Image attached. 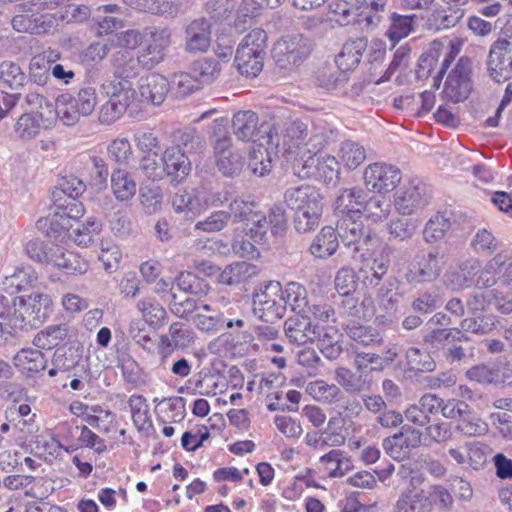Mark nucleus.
I'll use <instances>...</instances> for the list:
<instances>
[{
	"instance_id": "nucleus-31",
	"label": "nucleus",
	"mask_w": 512,
	"mask_h": 512,
	"mask_svg": "<svg viewBox=\"0 0 512 512\" xmlns=\"http://www.w3.org/2000/svg\"><path fill=\"white\" fill-rule=\"evenodd\" d=\"M284 199L288 207L297 211L309 206H316L321 203L319 192L312 186L301 185L286 190Z\"/></svg>"
},
{
	"instance_id": "nucleus-47",
	"label": "nucleus",
	"mask_w": 512,
	"mask_h": 512,
	"mask_svg": "<svg viewBox=\"0 0 512 512\" xmlns=\"http://www.w3.org/2000/svg\"><path fill=\"white\" fill-rule=\"evenodd\" d=\"M191 72L199 85L214 82L221 73L219 63L212 58H202L193 62Z\"/></svg>"
},
{
	"instance_id": "nucleus-38",
	"label": "nucleus",
	"mask_w": 512,
	"mask_h": 512,
	"mask_svg": "<svg viewBox=\"0 0 512 512\" xmlns=\"http://www.w3.org/2000/svg\"><path fill=\"white\" fill-rule=\"evenodd\" d=\"M480 267V262L477 259L464 261L460 265L459 271L446 275V285L453 290L469 286L473 282L474 277L479 273Z\"/></svg>"
},
{
	"instance_id": "nucleus-33",
	"label": "nucleus",
	"mask_w": 512,
	"mask_h": 512,
	"mask_svg": "<svg viewBox=\"0 0 512 512\" xmlns=\"http://www.w3.org/2000/svg\"><path fill=\"white\" fill-rule=\"evenodd\" d=\"M366 46V41L363 38L346 42L336 57L337 68L343 73L354 70L359 65Z\"/></svg>"
},
{
	"instance_id": "nucleus-63",
	"label": "nucleus",
	"mask_w": 512,
	"mask_h": 512,
	"mask_svg": "<svg viewBox=\"0 0 512 512\" xmlns=\"http://www.w3.org/2000/svg\"><path fill=\"white\" fill-rule=\"evenodd\" d=\"M36 278L33 272L17 269L13 274L4 277L2 282L3 289L7 293L15 294L26 289Z\"/></svg>"
},
{
	"instance_id": "nucleus-52",
	"label": "nucleus",
	"mask_w": 512,
	"mask_h": 512,
	"mask_svg": "<svg viewBox=\"0 0 512 512\" xmlns=\"http://www.w3.org/2000/svg\"><path fill=\"white\" fill-rule=\"evenodd\" d=\"M255 202L244 199L242 196L232 197L227 212L230 221L235 223H247L252 214L257 211Z\"/></svg>"
},
{
	"instance_id": "nucleus-34",
	"label": "nucleus",
	"mask_w": 512,
	"mask_h": 512,
	"mask_svg": "<svg viewBox=\"0 0 512 512\" xmlns=\"http://www.w3.org/2000/svg\"><path fill=\"white\" fill-rule=\"evenodd\" d=\"M258 274L255 265L248 262H234L225 267L219 274L218 281L224 285H238L244 283Z\"/></svg>"
},
{
	"instance_id": "nucleus-9",
	"label": "nucleus",
	"mask_w": 512,
	"mask_h": 512,
	"mask_svg": "<svg viewBox=\"0 0 512 512\" xmlns=\"http://www.w3.org/2000/svg\"><path fill=\"white\" fill-rule=\"evenodd\" d=\"M145 36V45L137 55L144 69H152L164 60L171 44V31L165 27H149L145 29Z\"/></svg>"
},
{
	"instance_id": "nucleus-11",
	"label": "nucleus",
	"mask_w": 512,
	"mask_h": 512,
	"mask_svg": "<svg viewBox=\"0 0 512 512\" xmlns=\"http://www.w3.org/2000/svg\"><path fill=\"white\" fill-rule=\"evenodd\" d=\"M444 265V255L431 251L408 266L405 279L411 285L432 282L440 276Z\"/></svg>"
},
{
	"instance_id": "nucleus-59",
	"label": "nucleus",
	"mask_w": 512,
	"mask_h": 512,
	"mask_svg": "<svg viewBox=\"0 0 512 512\" xmlns=\"http://www.w3.org/2000/svg\"><path fill=\"white\" fill-rule=\"evenodd\" d=\"M306 391L319 402L332 403L339 399L340 389L334 384H328L323 380H316L307 385Z\"/></svg>"
},
{
	"instance_id": "nucleus-27",
	"label": "nucleus",
	"mask_w": 512,
	"mask_h": 512,
	"mask_svg": "<svg viewBox=\"0 0 512 512\" xmlns=\"http://www.w3.org/2000/svg\"><path fill=\"white\" fill-rule=\"evenodd\" d=\"M394 512H432V501L424 490L407 488L396 501Z\"/></svg>"
},
{
	"instance_id": "nucleus-26",
	"label": "nucleus",
	"mask_w": 512,
	"mask_h": 512,
	"mask_svg": "<svg viewBox=\"0 0 512 512\" xmlns=\"http://www.w3.org/2000/svg\"><path fill=\"white\" fill-rule=\"evenodd\" d=\"M12 27L18 32L45 33L56 24V16L51 14H20L12 18Z\"/></svg>"
},
{
	"instance_id": "nucleus-19",
	"label": "nucleus",
	"mask_w": 512,
	"mask_h": 512,
	"mask_svg": "<svg viewBox=\"0 0 512 512\" xmlns=\"http://www.w3.org/2000/svg\"><path fill=\"white\" fill-rule=\"evenodd\" d=\"M285 334L290 342L304 345L314 341L319 335V327L308 316L290 317L284 324Z\"/></svg>"
},
{
	"instance_id": "nucleus-54",
	"label": "nucleus",
	"mask_w": 512,
	"mask_h": 512,
	"mask_svg": "<svg viewBox=\"0 0 512 512\" xmlns=\"http://www.w3.org/2000/svg\"><path fill=\"white\" fill-rule=\"evenodd\" d=\"M202 202L204 205V212L208 208H217L223 206L225 203L231 201L233 191L230 187H205L201 186Z\"/></svg>"
},
{
	"instance_id": "nucleus-24",
	"label": "nucleus",
	"mask_w": 512,
	"mask_h": 512,
	"mask_svg": "<svg viewBox=\"0 0 512 512\" xmlns=\"http://www.w3.org/2000/svg\"><path fill=\"white\" fill-rule=\"evenodd\" d=\"M55 122L52 119L45 118L44 120L33 113L24 112L16 120L13 131L18 139L29 141L39 136L42 130L51 129Z\"/></svg>"
},
{
	"instance_id": "nucleus-37",
	"label": "nucleus",
	"mask_w": 512,
	"mask_h": 512,
	"mask_svg": "<svg viewBox=\"0 0 512 512\" xmlns=\"http://www.w3.org/2000/svg\"><path fill=\"white\" fill-rule=\"evenodd\" d=\"M14 365L21 372L32 375L45 369L46 359L38 349L23 348L14 356Z\"/></svg>"
},
{
	"instance_id": "nucleus-18",
	"label": "nucleus",
	"mask_w": 512,
	"mask_h": 512,
	"mask_svg": "<svg viewBox=\"0 0 512 512\" xmlns=\"http://www.w3.org/2000/svg\"><path fill=\"white\" fill-rule=\"evenodd\" d=\"M113 78L127 80L133 83L143 68L138 55L128 50L115 51L110 57Z\"/></svg>"
},
{
	"instance_id": "nucleus-42",
	"label": "nucleus",
	"mask_w": 512,
	"mask_h": 512,
	"mask_svg": "<svg viewBox=\"0 0 512 512\" xmlns=\"http://www.w3.org/2000/svg\"><path fill=\"white\" fill-rule=\"evenodd\" d=\"M320 462L331 478L343 477L353 469L352 460L340 450H331L320 457Z\"/></svg>"
},
{
	"instance_id": "nucleus-2",
	"label": "nucleus",
	"mask_w": 512,
	"mask_h": 512,
	"mask_svg": "<svg viewBox=\"0 0 512 512\" xmlns=\"http://www.w3.org/2000/svg\"><path fill=\"white\" fill-rule=\"evenodd\" d=\"M54 211L47 218L37 221V228L48 236H61L66 230L72 228L70 220H78L84 214L83 204L74 198H63L54 193Z\"/></svg>"
},
{
	"instance_id": "nucleus-49",
	"label": "nucleus",
	"mask_w": 512,
	"mask_h": 512,
	"mask_svg": "<svg viewBox=\"0 0 512 512\" xmlns=\"http://www.w3.org/2000/svg\"><path fill=\"white\" fill-rule=\"evenodd\" d=\"M230 218L227 210H214L194 225L195 232L218 233L228 227Z\"/></svg>"
},
{
	"instance_id": "nucleus-53",
	"label": "nucleus",
	"mask_w": 512,
	"mask_h": 512,
	"mask_svg": "<svg viewBox=\"0 0 512 512\" xmlns=\"http://www.w3.org/2000/svg\"><path fill=\"white\" fill-rule=\"evenodd\" d=\"M497 320L493 314H476L461 322V329L475 334H488L496 328Z\"/></svg>"
},
{
	"instance_id": "nucleus-15",
	"label": "nucleus",
	"mask_w": 512,
	"mask_h": 512,
	"mask_svg": "<svg viewBox=\"0 0 512 512\" xmlns=\"http://www.w3.org/2000/svg\"><path fill=\"white\" fill-rule=\"evenodd\" d=\"M212 42L211 23L204 19H194L184 28V51L188 54H205Z\"/></svg>"
},
{
	"instance_id": "nucleus-41",
	"label": "nucleus",
	"mask_w": 512,
	"mask_h": 512,
	"mask_svg": "<svg viewBox=\"0 0 512 512\" xmlns=\"http://www.w3.org/2000/svg\"><path fill=\"white\" fill-rule=\"evenodd\" d=\"M216 165L224 176L238 175L243 167L242 155L232 149V145L214 150Z\"/></svg>"
},
{
	"instance_id": "nucleus-7",
	"label": "nucleus",
	"mask_w": 512,
	"mask_h": 512,
	"mask_svg": "<svg viewBox=\"0 0 512 512\" xmlns=\"http://www.w3.org/2000/svg\"><path fill=\"white\" fill-rule=\"evenodd\" d=\"M310 40L301 35H287L273 47V57L279 67L288 69L305 61L311 52Z\"/></svg>"
},
{
	"instance_id": "nucleus-10",
	"label": "nucleus",
	"mask_w": 512,
	"mask_h": 512,
	"mask_svg": "<svg viewBox=\"0 0 512 512\" xmlns=\"http://www.w3.org/2000/svg\"><path fill=\"white\" fill-rule=\"evenodd\" d=\"M336 234L339 236L345 247L351 249V257L358 258L362 251H368V245L373 241L370 232L364 231L362 221L353 216H342L337 222Z\"/></svg>"
},
{
	"instance_id": "nucleus-36",
	"label": "nucleus",
	"mask_w": 512,
	"mask_h": 512,
	"mask_svg": "<svg viewBox=\"0 0 512 512\" xmlns=\"http://www.w3.org/2000/svg\"><path fill=\"white\" fill-rule=\"evenodd\" d=\"M232 128L239 140H253L258 129V116L251 110L238 111L232 118Z\"/></svg>"
},
{
	"instance_id": "nucleus-60",
	"label": "nucleus",
	"mask_w": 512,
	"mask_h": 512,
	"mask_svg": "<svg viewBox=\"0 0 512 512\" xmlns=\"http://www.w3.org/2000/svg\"><path fill=\"white\" fill-rule=\"evenodd\" d=\"M316 80L319 87L327 91H333L342 89L346 85L348 77L339 68L333 69L329 67L319 71Z\"/></svg>"
},
{
	"instance_id": "nucleus-39",
	"label": "nucleus",
	"mask_w": 512,
	"mask_h": 512,
	"mask_svg": "<svg viewBox=\"0 0 512 512\" xmlns=\"http://www.w3.org/2000/svg\"><path fill=\"white\" fill-rule=\"evenodd\" d=\"M22 107L25 113H33L44 120L48 118L56 121L54 105L43 94L36 91H30L24 95Z\"/></svg>"
},
{
	"instance_id": "nucleus-3",
	"label": "nucleus",
	"mask_w": 512,
	"mask_h": 512,
	"mask_svg": "<svg viewBox=\"0 0 512 512\" xmlns=\"http://www.w3.org/2000/svg\"><path fill=\"white\" fill-rule=\"evenodd\" d=\"M318 150H313L305 157H295L292 162L294 174L300 179L315 177L325 183H331L339 179L340 162L332 155H318Z\"/></svg>"
},
{
	"instance_id": "nucleus-25",
	"label": "nucleus",
	"mask_w": 512,
	"mask_h": 512,
	"mask_svg": "<svg viewBox=\"0 0 512 512\" xmlns=\"http://www.w3.org/2000/svg\"><path fill=\"white\" fill-rule=\"evenodd\" d=\"M161 160L165 173L178 181L185 179L191 172V162L179 146L166 148L162 154Z\"/></svg>"
},
{
	"instance_id": "nucleus-46",
	"label": "nucleus",
	"mask_w": 512,
	"mask_h": 512,
	"mask_svg": "<svg viewBox=\"0 0 512 512\" xmlns=\"http://www.w3.org/2000/svg\"><path fill=\"white\" fill-rule=\"evenodd\" d=\"M161 343L172 348H186L194 343V332L181 323H173L167 334L161 336Z\"/></svg>"
},
{
	"instance_id": "nucleus-13",
	"label": "nucleus",
	"mask_w": 512,
	"mask_h": 512,
	"mask_svg": "<svg viewBox=\"0 0 512 512\" xmlns=\"http://www.w3.org/2000/svg\"><path fill=\"white\" fill-rule=\"evenodd\" d=\"M427 204L425 186L417 179L409 181L394 196L395 210L404 216L417 213Z\"/></svg>"
},
{
	"instance_id": "nucleus-29",
	"label": "nucleus",
	"mask_w": 512,
	"mask_h": 512,
	"mask_svg": "<svg viewBox=\"0 0 512 512\" xmlns=\"http://www.w3.org/2000/svg\"><path fill=\"white\" fill-rule=\"evenodd\" d=\"M388 0H354L360 22L366 29L376 28L383 20Z\"/></svg>"
},
{
	"instance_id": "nucleus-8",
	"label": "nucleus",
	"mask_w": 512,
	"mask_h": 512,
	"mask_svg": "<svg viewBox=\"0 0 512 512\" xmlns=\"http://www.w3.org/2000/svg\"><path fill=\"white\" fill-rule=\"evenodd\" d=\"M363 180L365 187L369 191L385 195L394 191L400 184L402 172L395 165L375 162L365 168Z\"/></svg>"
},
{
	"instance_id": "nucleus-16",
	"label": "nucleus",
	"mask_w": 512,
	"mask_h": 512,
	"mask_svg": "<svg viewBox=\"0 0 512 512\" xmlns=\"http://www.w3.org/2000/svg\"><path fill=\"white\" fill-rule=\"evenodd\" d=\"M282 0H210L207 2V9L211 11H221L231 13L235 10L237 18H243V24L246 18L254 17L255 12L263 7H277ZM221 14V12H219Z\"/></svg>"
},
{
	"instance_id": "nucleus-21",
	"label": "nucleus",
	"mask_w": 512,
	"mask_h": 512,
	"mask_svg": "<svg viewBox=\"0 0 512 512\" xmlns=\"http://www.w3.org/2000/svg\"><path fill=\"white\" fill-rule=\"evenodd\" d=\"M492 303L503 314L512 312V300H506L497 288L473 294L467 300V308L472 315H476L486 311Z\"/></svg>"
},
{
	"instance_id": "nucleus-22",
	"label": "nucleus",
	"mask_w": 512,
	"mask_h": 512,
	"mask_svg": "<svg viewBox=\"0 0 512 512\" xmlns=\"http://www.w3.org/2000/svg\"><path fill=\"white\" fill-rule=\"evenodd\" d=\"M171 203L175 213L192 214L194 217L201 215L204 212L201 186L178 189L173 195Z\"/></svg>"
},
{
	"instance_id": "nucleus-5",
	"label": "nucleus",
	"mask_w": 512,
	"mask_h": 512,
	"mask_svg": "<svg viewBox=\"0 0 512 512\" xmlns=\"http://www.w3.org/2000/svg\"><path fill=\"white\" fill-rule=\"evenodd\" d=\"M287 219L284 210L275 206L270 209L269 214L257 210L246 223L247 235L257 244L267 242V234L270 230L272 235L281 236L286 229Z\"/></svg>"
},
{
	"instance_id": "nucleus-1",
	"label": "nucleus",
	"mask_w": 512,
	"mask_h": 512,
	"mask_svg": "<svg viewBox=\"0 0 512 512\" xmlns=\"http://www.w3.org/2000/svg\"><path fill=\"white\" fill-rule=\"evenodd\" d=\"M52 311L49 295L33 293L13 299V313H9L8 322L12 329L29 330L41 326Z\"/></svg>"
},
{
	"instance_id": "nucleus-57",
	"label": "nucleus",
	"mask_w": 512,
	"mask_h": 512,
	"mask_svg": "<svg viewBox=\"0 0 512 512\" xmlns=\"http://www.w3.org/2000/svg\"><path fill=\"white\" fill-rule=\"evenodd\" d=\"M415 16L391 15V24L387 31L388 38L394 43L406 38L413 30Z\"/></svg>"
},
{
	"instance_id": "nucleus-55",
	"label": "nucleus",
	"mask_w": 512,
	"mask_h": 512,
	"mask_svg": "<svg viewBox=\"0 0 512 512\" xmlns=\"http://www.w3.org/2000/svg\"><path fill=\"white\" fill-rule=\"evenodd\" d=\"M451 228L450 218L444 214L437 213L426 223L423 235L428 243L436 242L444 237Z\"/></svg>"
},
{
	"instance_id": "nucleus-14",
	"label": "nucleus",
	"mask_w": 512,
	"mask_h": 512,
	"mask_svg": "<svg viewBox=\"0 0 512 512\" xmlns=\"http://www.w3.org/2000/svg\"><path fill=\"white\" fill-rule=\"evenodd\" d=\"M422 444V432L416 428L406 426L403 430L383 440L384 451L394 460H404L411 450Z\"/></svg>"
},
{
	"instance_id": "nucleus-48",
	"label": "nucleus",
	"mask_w": 512,
	"mask_h": 512,
	"mask_svg": "<svg viewBox=\"0 0 512 512\" xmlns=\"http://www.w3.org/2000/svg\"><path fill=\"white\" fill-rule=\"evenodd\" d=\"M282 295L284 301L287 302V307L298 314L305 313L308 305L307 290L306 288L297 283L290 282L285 288H282Z\"/></svg>"
},
{
	"instance_id": "nucleus-40",
	"label": "nucleus",
	"mask_w": 512,
	"mask_h": 512,
	"mask_svg": "<svg viewBox=\"0 0 512 512\" xmlns=\"http://www.w3.org/2000/svg\"><path fill=\"white\" fill-rule=\"evenodd\" d=\"M338 248V237L334 228L323 227L314 238L310 246V252L317 258H327L333 255Z\"/></svg>"
},
{
	"instance_id": "nucleus-62",
	"label": "nucleus",
	"mask_w": 512,
	"mask_h": 512,
	"mask_svg": "<svg viewBox=\"0 0 512 512\" xmlns=\"http://www.w3.org/2000/svg\"><path fill=\"white\" fill-rule=\"evenodd\" d=\"M267 48V34L263 29L251 30L241 41L237 50H245L251 54L265 56Z\"/></svg>"
},
{
	"instance_id": "nucleus-12",
	"label": "nucleus",
	"mask_w": 512,
	"mask_h": 512,
	"mask_svg": "<svg viewBox=\"0 0 512 512\" xmlns=\"http://www.w3.org/2000/svg\"><path fill=\"white\" fill-rule=\"evenodd\" d=\"M487 71L491 79L503 83L512 78V47L506 38H499L490 47Z\"/></svg>"
},
{
	"instance_id": "nucleus-56",
	"label": "nucleus",
	"mask_w": 512,
	"mask_h": 512,
	"mask_svg": "<svg viewBox=\"0 0 512 512\" xmlns=\"http://www.w3.org/2000/svg\"><path fill=\"white\" fill-rule=\"evenodd\" d=\"M317 338H319L318 346L326 358L333 360L340 356L342 347L340 345V334L336 328H326L324 333Z\"/></svg>"
},
{
	"instance_id": "nucleus-64",
	"label": "nucleus",
	"mask_w": 512,
	"mask_h": 512,
	"mask_svg": "<svg viewBox=\"0 0 512 512\" xmlns=\"http://www.w3.org/2000/svg\"><path fill=\"white\" fill-rule=\"evenodd\" d=\"M503 256V264L500 268L499 283L497 289L506 300H512V253L500 252Z\"/></svg>"
},
{
	"instance_id": "nucleus-44",
	"label": "nucleus",
	"mask_w": 512,
	"mask_h": 512,
	"mask_svg": "<svg viewBox=\"0 0 512 512\" xmlns=\"http://www.w3.org/2000/svg\"><path fill=\"white\" fill-rule=\"evenodd\" d=\"M346 333L351 340L365 347L378 346L383 342L381 332L372 326L353 323L346 326Z\"/></svg>"
},
{
	"instance_id": "nucleus-50",
	"label": "nucleus",
	"mask_w": 512,
	"mask_h": 512,
	"mask_svg": "<svg viewBox=\"0 0 512 512\" xmlns=\"http://www.w3.org/2000/svg\"><path fill=\"white\" fill-rule=\"evenodd\" d=\"M264 58L265 56L262 55L251 54L250 52H245V50H237L235 62L242 75L255 77L263 69Z\"/></svg>"
},
{
	"instance_id": "nucleus-20",
	"label": "nucleus",
	"mask_w": 512,
	"mask_h": 512,
	"mask_svg": "<svg viewBox=\"0 0 512 512\" xmlns=\"http://www.w3.org/2000/svg\"><path fill=\"white\" fill-rule=\"evenodd\" d=\"M470 89V68L460 59L446 79L445 92L452 100L459 102L467 98Z\"/></svg>"
},
{
	"instance_id": "nucleus-45",
	"label": "nucleus",
	"mask_w": 512,
	"mask_h": 512,
	"mask_svg": "<svg viewBox=\"0 0 512 512\" xmlns=\"http://www.w3.org/2000/svg\"><path fill=\"white\" fill-rule=\"evenodd\" d=\"M66 325H50L38 332L33 339V344L38 349H52L61 344L67 337Z\"/></svg>"
},
{
	"instance_id": "nucleus-23",
	"label": "nucleus",
	"mask_w": 512,
	"mask_h": 512,
	"mask_svg": "<svg viewBox=\"0 0 512 512\" xmlns=\"http://www.w3.org/2000/svg\"><path fill=\"white\" fill-rule=\"evenodd\" d=\"M365 255V252L362 251L355 260L362 262L360 271L363 273V284L367 288H375L380 284L384 275H386L389 260L383 254H379L373 258L365 257Z\"/></svg>"
},
{
	"instance_id": "nucleus-28",
	"label": "nucleus",
	"mask_w": 512,
	"mask_h": 512,
	"mask_svg": "<svg viewBox=\"0 0 512 512\" xmlns=\"http://www.w3.org/2000/svg\"><path fill=\"white\" fill-rule=\"evenodd\" d=\"M368 194L359 187L344 189L335 200V212L339 217L356 216L362 212Z\"/></svg>"
},
{
	"instance_id": "nucleus-51",
	"label": "nucleus",
	"mask_w": 512,
	"mask_h": 512,
	"mask_svg": "<svg viewBox=\"0 0 512 512\" xmlns=\"http://www.w3.org/2000/svg\"><path fill=\"white\" fill-rule=\"evenodd\" d=\"M322 214V204L307 206L304 209L295 211L294 225L298 232L306 233L319 225Z\"/></svg>"
},
{
	"instance_id": "nucleus-17",
	"label": "nucleus",
	"mask_w": 512,
	"mask_h": 512,
	"mask_svg": "<svg viewBox=\"0 0 512 512\" xmlns=\"http://www.w3.org/2000/svg\"><path fill=\"white\" fill-rule=\"evenodd\" d=\"M169 81L162 75L151 73L139 81L138 93L142 103L158 106L162 104L169 92Z\"/></svg>"
},
{
	"instance_id": "nucleus-61",
	"label": "nucleus",
	"mask_w": 512,
	"mask_h": 512,
	"mask_svg": "<svg viewBox=\"0 0 512 512\" xmlns=\"http://www.w3.org/2000/svg\"><path fill=\"white\" fill-rule=\"evenodd\" d=\"M406 364L410 370L415 372H430L436 367V363L429 353L415 347L406 351Z\"/></svg>"
},
{
	"instance_id": "nucleus-43",
	"label": "nucleus",
	"mask_w": 512,
	"mask_h": 512,
	"mask_svg": "<svg viewBox=\"0 0 512 512\" xmlns=\"http://www.w3.org/2000/svg\"><path fill=\"white\" fill-rule=\"evenodd\" d=\"M338 158L344 168L354 170L365 161L366 149L358 142L346 140L339 146Z\"/></svg>"
},
{
	"instance_id": "nucleus-35",
	"label": "nucleus",
	"mask_w": 512,
	"mask_h": 512,
	"mask_svg": "<svg viewBox=\"0 0 512 512\" xmlns=\"http://www.w3.org/2000/svg\"><path fill=\"white\" fill-rule=\"evenodd\" d=\"M433 10L428 18L429 25L436 30H444L454 27L463 17V10L459 7L446 5H433Z\"/></svg>"
},
{
	"instance_id": "nucleus-6",
	"label": "nucleus",
	"mask_w": 512,
	"mask_h": 512,
	"mask_svg": "<svg viewBox=\"0 0 512 512\" xmlns=\"http://www.w3.org/2000/svg\"><path fill=\"white\" fill-rule=\"evenodd\" d=\"M308 136V127L301 121H293L286 125L283 135L282 143L278 140L276 146L282 145L283 149L289 154H295V157H300L305 154H311L313 150H319L323 145V138L314 135Z\"/></svg>"
},
{
	"instance_id": "nucleus-4",
	"label": "nucleus",
	"mask_w": 512,
	"mask_h": 512,
	"mask_svg": "<svg viewBox=\"0 0 512 512\" xmlns=\"http://www.w3.org/2000/svg\"><path fill=\"white\" fill-rule=\"evenodd\" d=\"M282 295L278 281H270L253 296V313L265 322H273L284 317L287 302Z\"/></svg>"
},
{
	"instance_id": "nucleus-58",
	"label": "nucleus",
	"mask_w": 512,
	"mask_h": 512,
	"mask_svg": "<svg viewBox=\"0 0 512 512\" xmlns=\"http://www.w3.org/2000/svg\"><path fill=\"white\" fill-rule=\"evenodd\" d=\"M68 101L82 113L83 117H87L93 113L97 105L96 89L92 86L82 87L75 97L69 95Z\"/></svg>"
},
{
	"instance_id": "nucleus-32",
	"label": "nucleus",
	"mask_w": 512,
	"mask_h": 512,
	"mask_svg": "<svg viewBox=\"0 0 512 512\" xmlns=\"http://www.w3.org/2000/svg\"><path fill=\"white\" fill-rule=\"evenodd\" d=\"M100 90L107 99L126 108L132 103L135 94L132 82L117 78L101 84Z\"/></svg>"
},
{
	"instance_id": "nucleus-30",
	"label": "nucleus",
	"mask_w": 512,
	"mask_h": 512,
	"mask_svg": "<svg viewBox=\"0 0 512 512\" xmlns=\"http://www.w3.org/2000/svg\"><path fill=\"white\" fill-rule=\"evenodd\" d=\"M110 189L117 201L128 202L136 195L137 184L127 170L116 168L111 173Z\"/></svg>"
}]
</instances>
